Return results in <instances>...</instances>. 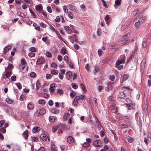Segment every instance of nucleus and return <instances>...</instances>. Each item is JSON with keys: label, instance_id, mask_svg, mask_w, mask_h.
<instances>
[{"label": "nucleus", "instance_id": "obj_23", "mask_svg": "<svg viewBox=\"0 0 151 151\" xmlns=\"http://www.w3.org/2000/svg\"><path fill=\"white\" fill-rule=\"evenodd\" d=\"M40 130V128L39 127H34L32 129L33 132L35 133H37Z\"/></svg>", "mask_w": 151, "mask_h": 151}, {"label": "nucleus", "instance_id": "obj_52", "mask_svg": "<svg viewBox=\"0 0 151 151\" xmlns=\"http://www.w3.org/2000/svg\"><path fill=\"white\" fill-rule=\"evenodd\" d=\"M48 57L51 58L52 57V55L49 52H47L45 54Z\"/></svg>", "mask_w": 151, "mask_h": 151}, {"label": "nucleus", "instance_id": "obj_16", "mask_svg": "<svg viewBox=\"0 0 151 151\" xmlns=\"http://www.w3.org/2000/svg\"><path fill=\"white\" fill-rule=\"evenodd\" d=\"M119 62V63L116 64V62L115 64V67L118 69V70H120L121 69L123 68V66L122 65H120L121 64Z\"/></svg>", "mask_w": 151, "mask_h": 151}, {"label": "nucleus", "instance_id": "obj_24", "mask_svg": "<svg viewBox=\"0 0 151 151\" xmlns=\"http://www.w3.org/2000/svg\"><path fill=\"white\" fill-rule=\"evenodd\" d=\"M49 29L53 32H55L57 35H58L56 30L52 25H51L50 26Z\"/></svg>", "mask_w": 151, "mask_h": 151}, {"label": "nucleus", "instance_id": "obj_29", "mask_svg": "<svg viewBox=\"0 0 151 151\" xmlns=\"http://www.w3.org/2000/svg\"><path fill=\"white\" fill-rule=\"evenodd\" d=\"M128 76H129V75H127V74L124 75L122 77V81H125L127 80L128 78Z\"/></svg>", "mask_w": 151, "mask_h": 151}, {"label": "nucleus", "instance_id": "obj_11", "mask_svg": "<svg viewBox=\"0 0 151 151\" xmlns=\"http://www.w3.org/2000/svg\"><path fill=\"white\" fill-rule=\"evenodd\" d=\"M79 100V99L78 98V96H76L74 99L73 101V104L74 105V106H76L78 104V101Z\"/></svg>", "mask_w": 151, "mask_h": 151}, {"label": "nucleus", "instance_id": "obj_56", "mask_svg": "<svg viewBox=\"0 0 151 151\" xmlns=\"http://www.w3.org/2000/svg\"><path fill=\"white\" fill-rule=\"evenodd\" d=\"M47 11L50 13L52 12V10L51 7L49 6H48L47 7Z\"/></svg>", "mask_w": 151, "mask_h": 151}, {"label": "nucleus", "instance_id": "obj_8", "mask_svg": "<svg viewBox=\"0 0 151 151\" xmlns=\"http://www.w3.org/2000/svg\"><path fill=\"white\" fill-rule=\"evenodd\" d=\"M126 105L127 109L129 110H130L132 109H134L135 105L132 103H130L129 104H125Z\"/></svg>", "mask_w": 151, "mask_h": 151}, {"label": "nucleus", "instance_id": "obj_50", "mask_svg": "<svg viewBox=\"0 0 151 151\" xmlns=\"http://www.w3.org/2000/svg\"><path fill=\"white\" fill-rule=\"evenodd\" d=\"M81 86L82 90L84 92L86 91V89L85 88L83 84L82 83L81 84Z\"/></svg>", "mask_w": 151, "mask_h": 151}, {"label": "nucleus", "instance_id": "obj_53", "mask_svg": "<svg viewBox=\"0 0 151 151\" xmlns=\"http://www.w3.org/2000/svg\"><path fill=\"white\" fill-rule=\"evenodd\" d=\"M67 63L68 64L70 68H73V65L71 62H69L68 63Z\"/></svg>", "mask_w": 151, "mask_h": 151}, {"label": "nucleus", "instance_id": "obj_14", "mask_svg": "<svg viewBox=\"0 0 151 151\" xmlns=\"http://www.w3.org/2000/svg\"><path fill=\"white\" fill-rule=\"evenodd\" d=\"M11 46L8 45L6 46L4 48V54L5 55L8 51L11 49Z\"/></svg>", "mask_w": 151, "mask_h": 151}, {"label": "nucleus", "instance_id": "obj_61", "mask_svg": "<svg viewBox=\"0 0 151 151\" xmlns=\"http://www.w3.org/2000/svg\"><path fill=\"white\" fill-rule=\"evenodd\" d=\"M68 17L70 19H72L73 17V14H72L70 12H68Z\"/></svg>", "mask_w": 151, "mask_h": 151}, {"label": "nucleus", "instance_id": "obj_49", "mask_svg": "<svg viewBox=\"0 0 151 151\" xmlns=\"http://www.w3.org/2000/svg\"><path fill=\"white\" fill-rule=\"evenodd\" d=\"M63 9L64 10V11L65 13H67L68 11V9H67V7L65 6H63Z\"/></svg>", "mask_w": 151, "mask_h": 151}, {"label": "nucleus", "instance_id": "obj_40", "mask_svg": "<svg viewBox=\"0 0 151 151\" xmlns=\"http://www.w3.org/2000/svg\"><path fill=\"white\" fill-rule=\"evenodd\" d=\"M73 88L75 89H76L78 88L77 85L74 83H72L71 84Z\"/></svg>", "mask_w": 151, "mask_h": 151}, {"label": "nucleus", "instance_id": "obj_41", "mask_svg": "<svg viewBox=\"0 0 151 151\" xmlns=\"http://www.w3.org/2000/svg\"><path fill=\"white\" fill-rule=\"evenodd\" d=\"M90 144L86 142H85L83 145V146L84 147H89Z\"/></svg>", "mask_w": 151, "mask_h": 151}, {"label": "nucleus", "instance_id": "obj_26", "mask_svg": "<svg viewBox=\"0 0 151 151\" xmlns=\"http://www.w3.org/2000/svg\"><path fill=\"white\" fill-rule=\"evenodd\" d=\"M36 9L39 11H41L42 9V6L37 5L36 6Z\"/></svg>", "mask_w": 151, "mask_h": 151}, {"label": "nucleus", "instance_id": "obj_32", "mask_svg": "<svg viewBox=\"0 0 151 151\" xmlns=\"http://www.w3.org/2000/svg\"><path fill=\"white\" fill-rule=\"evenodd\" d=\"M70 116V114L68 113H66L64 115L63 118L65 120H67V119Z\"/></svg>", "mask_w": 151, "mask_h": 151}, {"label": "nucleus", "instance_id": "obj_30", "mask_svg": "<svg viewBox=\"0 0 151 151\" xmlns=\"http://www.w3.org/2000/svg\"><path fill=\"white\" fill-rule=\"evenodd\" d=\"M6 102L9 104H11L13 103L12 100L10 99L9 98H7L6 100Z\"/></svg>", "mask_w": 151, "mask_h": 151}, {"label": "nucleus", "instance_id": "obj_43", "mask_svg": "<svg viewBox=\"0 0 151 151\" xmlns=\"http://www.w3.org/2000/svg\"><path fill=\"white\" fill-rule=\"evenodd\" d=\"M16 85L17 87L19 89H20L22 88V86L21 83H16Z\"/></svg>", "mask_w": 151, "mask_h": 151}, {"label": "nucleus", "instance_id": "obj_2", "mask_svg": "<svg viewBox=\"0 0 151 151\" xmlns=\"http://www.w3.org/2000/svg\"><path fill=\"white\" fill-rule=\"evenodd\" d=\"M145 20L144 17H142L140 18H139L138 21L136 22L134 24L135 26L137 28H139L140 27V25L142 24L143 22H144Z\"/></svg>", "mask_w": 151, "mask_h": 151}, {"label": "nucleus", "instance_id": "obj_60", "mask_svg": "<svg viewBox=\"0 0 151 151\" xmlns=\"http://www.w3.org/2000/svg\"><path fill=\"white\" fill-rule=\"evenodd\" d=\"M5 122V121L4 120H2L0 121V127H1L3 124Z\"/></svg>", "mask_w": 151, "mask_h": 151}, {"label": "nucleus", "instance_id": "obj_64", "mask_svg": "<svg viewBox=\"0 0 151 151\" xmlns=\"http://www.w3.org/2000/svg\"><path fill=\"white\" fill-rule=\"evenodd\" d=\"M104 150H105L106 151H110L107 145L105 146L104 147Z\"/></svg>", "mask_w": 151, "mask_h": 151}, {"label": "nucleus", "instance_id": "obj_28", "mask_svg": "<svg viewBox=\"0 0 151 151\" xmlns=\"http://www.w3.org/2000/svg\"><path fill=\"white\" fill-rule=\"evenodd\" d=\"M70 96L72 97H73L76 96V93L74 92L73 90H71V92L70 94Z\"/></svg>", "mask_w": 151, "mask_h": 151}, {"label": "nucleus", "instance_id": "obj_10", "mask_svg": "<svg viewBox=\"0 0 151 151\" xmlns=\"http://www.w3.org/2000/svg\"><path fill=\"white\" fill-rule=\"evenodd\" d=\"M45 62V59L43 58H40L37 60L36 64L37 65H40L44 63Z\"/></svg>", "mask_w": 151, "mask_h": 151}, {"label": "nucleus", "instance_id": "obj_31", "mask_svg": "<svg viewBox=\"0 0 151 151\" xmlns=\"http://www.w3.org/2000/svg\"><path fill=\"white\" fill-rule=\"evenodd\" d=\"M60 53L63 55H64L66 54V49L63 47L62 48Z\"/></svg>", "mask_w": 151, "mask_h": 151}, {"label": "nucleus", "instance_id": "obj_1", "mask_svg": "<svg viewBox=\"0 0 151 151\" xmlns=\"http://www.w3.org/2000/svg\"><path fill=\"white\" fill-rule=\"evenodd\" d=\"M128 35L129 34H127L123 37L122 40V44H127L130 41H133L135 40V38L134 37L131 40L128 39L127 37Z\"/></svg>", "mask_w": 151, "mask_h": 151}, {"label": "nucleus", "instance_id": "obj_38", "mask_svg": "<svg viewBox=\"0 0 151 151\" xmlns=\"http://www.w3.org/2000/svg\"><path fill=\"white\" fill-rule=\"evenodd\" d=\"M5 75L6 76V78H9L11 75V72L9 71H8L5 73Z\"/></svg>", "mask_w": 151, "mask_h": 151}, {"label": "nucleus", "instance_id": "obj_62", "mask_svg": "<svg viewBox=\"0 0 151 151\" xmlns=\"http://www.w3.org/2000/svg\"><path fill=\"white\" fill-rule=\"evenodd\" d=\"M103 3V5L106 8H107V5L105 1L104 0H101Z\"/></svg>", "mask_w": 151, "mask_h": 151}, {"label": "nucleus", "instance_id": "obj_33", "mask_svg": "<svg viewBox=\"0 0 151 151\" xmlns=\"http://www.w3.org/2000/svg\"><path fill=\"white\" fill-rule=\"evenodd\" d=\"M38 102L39 104H41L42 106L44 105L45 103V101L43 99L40 100Z\"/></svg>", "mask_w": 151, "mask_h": 151}, {"label": "nucleus", "instance_id": "obj_36", "mask_svg": "<svg viewBox=\"0 0 151 151\" xmlns=\"http://www.w3.org/2000/svg\"><path fill=\"white\" fill-rule=\"evenodd\" d=\"M51 73L53 75H56L58 73V71L52 69L51 70Z\"/></svg>", "mask_w": 151, "mask_h": 151}, {"label": "nucleus", "instance_id": "obj_35", "mask_svg": "<svg viewBox=\"0 0 151 151\" xmlns=\"http://www.w3.org/2000/svg\"><path fill=\"white\" fill-rule=\"evenodd\" d=\"M32 141L37 142L38 140V137H32Z\"/></svg>", "mask_w": 151, "mask_h": 151}, {"label": "nucleus", "instance_id": "obj_12", "mask_svg": "<svg viewBox=\"0 0 151 151\" xmlns=\"http://www.w3.org/2000/svg\"><path fill=\"white\" fill-rule=\"evenodd\" d=\"M40 137L44 141H46L47 139H48V141H49L48 137L46 135L44 134H41L40 135Z\"/></svg>", "mask_w": 151, "mask_h": 151}, {"label": "nucleus", "instance_id": "obj_22", "mask_svg": "<svg viewBox=\"0 0 151 151\" xmlns=\"http://www.w3.org/2000/svg\"><path fill=\"white\" fill-rule=\"evenodd\" d=\"M36 87L37 90L41 87L40 82L39 80H38L36 83Z\"/></svg>", "mask_w": 151, "mask_h": 151}, {"label": "nucleus", "instance_id": "obj_13", "mask_svg": "<svg viewBox=\"0 0 151 151\" xmlns=\"http://www.w3.org/2000/svg\"><path fill=\"white\" fill-rule=\"evenodd\" d=\"M64 29L67 32L68 34H71L73 32L72 30L71 29L70 27L68 26H66L64 27Z\"/></svg>", "mask_w": 151, "mask_h": 151}, {"label": "nucleus", "instance_id": "obj_46", "mask_svg": "<svg viewBox=\"0 0 151 151\" xmlns=\"http://www.w3.org/2000/svg\"><path fill=\"white\" fill-rule=\"evenodd\" d=\"M68 8L69 9L71 10H73L74 9V7L73 5L71 4H69L68 5Z\"/></svg>", "mask_w": 151, "mask_h": 151}, {"label": "nucleus", "instance_id": "obj_55", "mask_svg": "<svg viewBox=\"0 0 151 151\" xmlns=\"http://www.w3.org/2000/svg\"><path fill=\"white\" fill-rule=\"evenodd\" d=\"M57 92L60 94H63V90L60 89H57Z\"/></svg>", "mask_w": 151, "mask_h": 151}, {"label": "nucleus", "instance_id": "obj_39", "mask_svg": "<svg viewBox=\"0 0 151 151\" xmlns=\"http://www.w3.org/2000/svg\"><path fill=\"white\" fill-rule=\"evenodd\" d=\"M22 65H25L27 64V62L24 59H22L21 60Z\"/></svg>", "mask_w": 151, "mask_h": 151}, {"label": "nucleus", "instance_id": "obj_45", "mask_svg": "<svg viewBox=\"0 0 151 151\" xmlns=\"http://www.w3.org/2000/svg\"><path fill=\"white\" fill-rule=\"evenodd\" d=\"M29 50L30 51L32 52H35L36 51V48L34 47H32L29 49Z\"/></svg>", "mask_w": 151, "mask_h": 151}, {"label": "nucleus", "instance_id": "obj_54", "mask_svg": "<svg viewBox=\"0 0 151 151\" xmlns=\"http://www.w3.org/2000/svg\"><path fill=\"white\" fill-rule=\"evenodd\" d=\"M11 80L13 81H15L16 80V77L15 76H13L11 77Z\"/></svg>", "mask_w": 151, "mask_h": 151}, {"label": "nucleus", "instance_id": "obj_44", "mask_svg": "<svg viewBox=\"0 0 151 151\" xmlns=\"http://www.w3.org/2000/svg\"><path fill=\"white\" fill-rule=\"evenodd\" d=\"M115 76L114 75H110L109 76V79L111 81H113L115 79Z\"/></svg>", "mask_w": 151, "mask_h": 151}, {"label": "nucleus", "instance_id": "obj_9", "mask_svg": "<svg viewBox=\"0 0 151 151\" xmlns=\"http://www.w3.org/2000/svg\"><path fill=\"white\" fill-rule=\"evenodd\" d=\"M46 112V111L44 109H40L37 111V115L39 116L40 115L45 114Z\"/></svg>", "mask_w": 151, "mask_h": 151}, {"label": "nucleus", "instance_id": "obj_6", "mask_svg": "<svg viewBox=\"0 0 151 151\" xmlns=\"http://www.w3.org/2000/svg\"><path fill=\"white\" fill-rule=\"evenodd\" d=\"M93 145L95 147H99L102 146L101 141L99 140H96L93 142Z\"/></svg>", "mask_w": 151, "mask_h": 151}, {"label": "nucleus", "instance_id": "obj_57", "mask_svg": "<svg viewBox=\"0 0 151 151\" xmlns=\"http://www.w3.org/2000/svg\"><path fill=\"white\" fill-rule=\"evenodd\" d=\"M64 59L67 63H68V62H69V59L68 57L67 56L65 55L64 56Z\"/></svg>", "mask_w": 151, "mask_h": 151}, {"label": "nucleus", "instance_id": "obj_17", "mask_svg": "<svg viewBox=\"0 0 151 151\" xmlns=\"http://www.w3.org/2000/svg\"><path fill=\"white\" fill-rule=\"evenodd\" d=\"M56 118L55 116H50L49 117V120L50 122H55Z\"/></svg>", "mask_w": 151, "mask_h": 151}, {"label": "nucleus", "instance_id": "obj_20", "mask_svg": "<svg viewBox=\"0 0 151 151\" xmlns=\"http://www.w3.org/2000/svg\"><path fill=\"white\" fill-rule=\"evenodd\" d=\"M27 107L29 109H32L34 108V105L32 102H30L28 104Z\"/></svg>", "mask_w": 151, "mask_h": 151}, {"label": "nucleus", "instance_id": "obj_25", "mask_svg": "<svg viewBox=\"0 0 151 151\" xmlns=\"http://www.w3.org/2000/svg\"><path fill=\"white\" fill-rule=\"evenodd\" d=\"M105 20L106 23L108 24L110 21V17L108 15H107L105 17Z\"/></svg>", "mask_w": 151, "mask_h": 151}, {"label": "nucleus", "instance_id": "obj_51", "mask_svg": "<svg viewBox=\"0 0 151 151\" xmlns=\"http://www.w3.org/2000/svg\"><path fill=\"white\" fill-rule=\"evenodd\" d=\"M97 35L99 36H100L101 33V30L99 29H97Z\"/></svg>", "mask_w": 151, "mask_h": 151}, {"label": "nucleus", "instance_id": "obj_4", "mask_svg": "<svg viewBox=\"0 0 151 151\" xmlns=\"http://www.w3.org/2000/svg\"><path fill=\"white\" fill-rule=\"evenodd\" d=\"M63 126L61 125H58L57 126H55L52 129V131L55 132L58 129V132L62 133L63 131L61 129L63 128Z\"/></svg>", "mask_w": 151, "mask_h": 151}, {"label": "nucleus", "instance_id": "obj_3", "mask_svg": "<svg viewBox=\"0 0 151 151\" xmlns=\"http://www.w3.org/2000/svg\"><path fill=\"white\" fill-rule=\"evenodd\" d=\"M127 88V87H124L122 88V90H123V92H120L119 93V97L121 98H124L126 95L129 94L130 93V92H128V93H127L126 92V90H125V88Z\"/></svg>", "mask_w": 151, "mask_h": 151}, {"label": "nucleus", "instance_id": "obj_21", "mask_svg": "<svg viewBox=\"0 0 151 151\" xmlns=\"http://www.w3.org/2000/svg\"><path fill=\"white\" fill-rule=\"evenodd\" d=\"M28 131L27 130L24 131L23 133V136L26 139H27L28 137Z\"/></svg>", "mask_w": 151, "mask_h": 151}, {"label": "nucleus", "instance_id": "obj_37", "mask_svg": "<svg viewBox=\"0 0 151 151\" xmlns=\"http://www.w3.org/2000/svg\"><path fill=\"white\" fill-rule=\"evenodd\" d=\"M139 10H137L134 11L132 13V15L133 16H136L139 12Z\"/></svg>", "mask_w": 151, "mask_h": 151}, {"label": "nucleus", "instance_id": "obj_34", "mask_svg": "<svg viewBox=\"0 0 151 151\" xmlns=\"http://www.w3.org/2000/svg\"><path fill=\"white\" fill-rule=\"evenodd\" d=\"M142 45L143 48H144L146 47L147 46V42L145 40L144 41L142 42Z\"/></svg>", "mask_w": 151, "mask_h": 151}, {"label": "nucleus", "instance_id": "obj_27", "mask_svg": "<svg viewBox=\"0 0 151 151\" xmlns=\"http://www.w3.org/2000/svg\"><path fill=\"white\" fill-rule=\"evenodd\" d=\"M51 111L52 113L55 114H58L59 112V111L55 108L52 109Z\"/></svg>", "mask_w": 151, "mask_h": 151}, {"label": "nucleus", "instance_id": "obj_63", "mask_svg": "<svg viewBox=\"0 0 151 151\" xmlns=\"http://www.w3.org/2000/svg\"><path fill=\"white\" fill-rule=\"evenodd\" d=\"M9 69H13L14 68V66L11 63H9L8 64V65L7 67Z\"/></svg>", "mask_w": 151, "mask_h": 151}, {"label": "nucleus", "instance_id": "obj_7", "mask_svg": "<svg viewBox=\"0 0 151 151\" xmlns=\"http://www.w3.org/2000/svg\"><path fill=\"white\" fill-rule=\"evenodd\" d=\"M20 114L23 118H26L28 117L29 116V111H22L20 113Z\"/></svg>", "mask_w": 151, "mask_h": 151}, {"label": "nucleus", "instance_id": "obj_18", "mask_svg": "<svg viewBox=\"0 0 151 151\" xmlns=\"http://www.w3.org/2000/svg\"><path fill=\"white\" fill-rule=\"evenodd\" d=\"M67 141L69 143H71L74 142L73 138L71 136H69L67 139Z\"/></svg>", "mask_w": 151, "mask_h": 151}, {"label": "nucleus", "instance_id": "obj_19", "mask_svg": "<svg viewBox=\"0 0 151 151\" xmlns=\"http://www.w3.org/2000/svg\"><path fill=\"white\" fill-rule=\"evenodd\" d=\"M151 139V137L150 135L149 134H148L147 137H145L144 138V142L146 144L148 143V141Z\"/></svg>", "mask_w": 151, "mask_h": 151}, {"label": "nucleus", "instance_id": "obj_15", "mask_svg": "<svg viewBox=\"0 0 151 151\" xmlns=\"http://www.w3.org/2000/svg\"><path fill=\"white\" fill-rule=\"evenodd\" d=\"M56 85V84L55 83H52L50 85L49 90L52 93L54 92L55 90L54 88L55 87Z\"/></svg>", "mask_w": 151, "mask_h": 151}, {"label": "nucleus", "instance_id": "obj_48", "mask_svg": "<svg viewBox=\"0 0 151 151\" xmlns=\"http://www.w3.org/2000/svg\"><path fill=\"white\" fill-rule=\"evenodd\" d=\"M35 54L33 52H31L29 53L28 54V56L30 58H32L35 56Z\"/></svg>", "mask_w": 151, "mask_h": 151}, {"label": "nucleus", "instance_id": "obj_58", "mask_svg": "<svg viewBox=\"0 0 151 151\" xmlns=\"http://www.w3.org/2000/svg\"><path fill=\"white\" fill-rule=\"evenodd\" d=\"M51 149L52 151H57V149L55 148V145H54L52 146Z\"/></svg>", "mask_w": 151, "mask_h": 151}, {"label": "nucleus", "instance_id": "obj_42", "mask_svg": "<svg viewBox=\"0 0 151 151\" xmlns=\"http://www.w3.org/2000/svg\"><path fill=\"white\" fill-rule=\"evenodd\" d=\"M121 4V0H115V5L119 6Z\"/></svg>", "mask_w": 151, "mask_h": 151}, {"label": "nucleus", "instance_id": "obj_5", "mask_svg": "<svg viewBox=\"0 0 151 151\" xmlns=\"http://www.w3.org/2000/svg\"><path fill=\"white\" fill-rule=\"evenodd\" d=\"M126 56L125 55H121L118 60L116 61V64L119 63V62L124 63L125 60Z\"/></svg>", "mask_w": 151, "mask_h": 151}, {"label": "nucleus", "instance_id": "obj_47", "mask_svg": "<svg viewBox=\"0 0 151 151\" xmlns=\"http://www.w3.org/2000/svg\"><path fill=\"white\" fill-rule=\"evenodd\" d=\"M40 14H41L44 17H46L47 16V14H46L45 12H44L42 10L40 12Z\"/></svg>", "mask_w": 151, "mask_h": 151}, {"label": "nucleus", "instance_id": "obj_59", "mask_svg": "<svg viewBox=\"0 0 151 151\" xmlns=\"http://www.w3.org/2000/svg\"><path fill=\"white\" fill-rule=\"evenodd\" d=\"M23 1L28 4H31L32 3V1L31 0H24Z\"/></svg>", "mask_w": 151, "mask_h": 151}]
</instances>
